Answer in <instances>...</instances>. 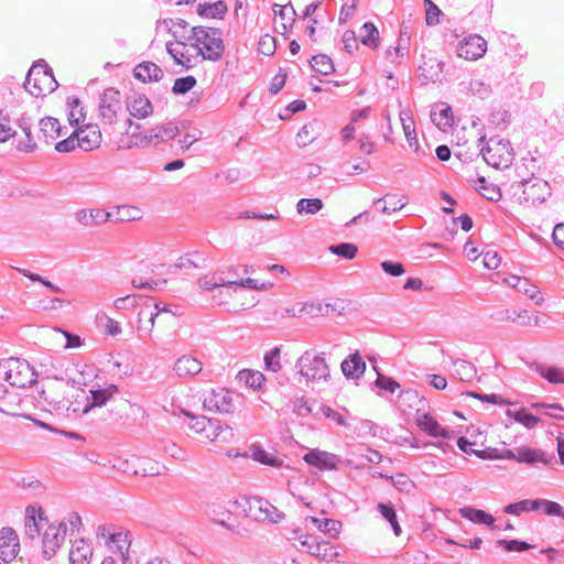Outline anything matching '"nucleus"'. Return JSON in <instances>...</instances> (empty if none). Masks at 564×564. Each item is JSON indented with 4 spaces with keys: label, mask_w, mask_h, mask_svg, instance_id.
<instances>
[{
    "label": "nucleus",
    "mask_w": 564,
    "mask_h": 564,
    "mask_svg": "<svg viewBox=\"0 0 564 564\" xmlns=\"http://www.w3.org/2000/svg\"><path fill=\"white\" fill-rule=\"evenodd\" d=\"M227 12V6L224 1H216L213 3H204L197 7V13L200 17L221 19Z\"/></svg>",
    "instance_id": "nucleus-39"
},
{
    "label": "nucleus",
    "mask_w": 564,
    "mask_h": 564,
    "mask_svg": "<svg viewBox=\"0 0 564 564\" xmlns=\"http://www.w3.org/2000/svg\"><path fill=\"white\" fill-rule=\"evenodd\" d=\"M360 41L369 47H377L379 44V31L371 22H366L360 28Z\"/></svg>",
    "instance_id": "nucleus-44"
},
{
    "label": "nucleus",
    "mask_w": 564,
    "mask_h": 564,
    "mask_svg": "<svg viewBox=\"0 0 564 564\" xmlns=\"http://www.w3.org/2000/svg\"><path fill=\"white\" fill-rule=\"evenodd\" d=\"M487 50V42L478 34L469 35L457 45V55L467 61L480 58Z\"/></svg>",
    "instance_id": "nucleus-12"
},
{
    "label": "nucleus",
    "mask_w": 564,
    "mask_h": 564,
    "mask_svg": "<svg viewBox=\"0 0 564 564\" xmlns=\"http://www.w3.org/2000/svg\"><path fill=\"white\" fill-rule=\"evenodd\" d=\"M249 456L264 465L275 466V458L270 456L261 446L251 445L249 448Z\"/></svg>",
    "instance_id": "nucleus-57"
},
{
    "label": "nucleus",
    "mask_w": 564,
    "mask_h": 564,
    "mask_svg": "<svg viewBox=\"0 0 564 564\" xmlns=\"http://www.w3.org/2000/svg\"><path fill=\"white\" fill-rule=\"evenodd\" d=\"M366 370V362L358 352L349 355L341 362V371L346 378L359 379Z\"/></svg>",
    "instance_id": "nucleus-22"
},
{
    "label": "nucleus",
    "mask_w": 564,
    "mask_h": 564,
    "mask_svg": "<svg viewBox=\"0 0 564 564\" xmlns=\"http://www.w3.org/2000/svg\"><path fill=\"white\" fill-rule=\"evenodd\" d=\"M497 544L508 552H523L532 547L528 542L519 540H498Z\"/></svg>",
    "instance_id": "nucleus-61"
},
{
    "label": "nucleus",
    "mask_w": 564,
    "mask_h": 564,
    "mask_svg": "<svg viewBox=\"0 0 564 564\" xmlns=\"http://www.w3.org/2000/svg\"><path fill=\"white\" fill-rule=\"evenodd\" d=\"M303 459L311 466H314L321 470H333L336 469L340 464L341 459L338 455L328 453L321 449H311L307 452Z\"/></svg>",
    "instance_id": "nucleus-13"
},
{
    "label": "nucleus",
    "mask_w": 564,
    "mask_h": 564,
    "mask_svg": "<svg viewBox=\"0 0 564 564\" xmlns=\"http://www.w3.org/2000/svg\"><path fill=\"white\" fill-rule=\"evenodd\" d=\"M476 188L488 200L498 202L501 198L500 188L496 184L488 182L484 176L477 178Z\"/></svg>",
    "instance_id": "nucleus-37"
},
{
    "label": "nucleus",
    "mask_w": 564,
    "mask_h": 564,
    "mask_svg": "<svg viewBox=\"0 0 564 564\" xmlns=\"http://www.w3.org/2000/svg\"><path fill=\"white\" fill-rule=\"evenodd\" d=\"M424 6L426 10V24L427 25H436L440 23V15H442V11L432 0H424Z\"/></svg>",
    "instance_id": "nucleus-62"
},
{
    "label": "nucleus",
    "mask_w": 564,
    "mask_h": 564,
    "mask_svg": "<svg viewBox=\"0 0 564 564\" xmlns=\"http://www.w3.org/2000/svg\"><path fill=\"white\" fill-rule=\"evenodd\" d=\"M400 120L402 122L403 131H404V134H405L409 145L413 147L414 144H417L414 121L412 120L409 112L401 111Z\"/></svg>",
    "instance_id": "nucleus-48"
},
{
    "label": "nucleus",
    "mask_w": 564,
    "mask_h": 564,
    "mask_svg": "<svg viewBox=\"0 0 564 564\" xmlns=\"http://www.w3.org/2000/svg\"><path fill=\"white\" fill-rule=\"evenodd\" d=\"M198 286L206 291H212L218 286H229L228 281L217 278L215 274H208L198 280Z\"/></svg>",
    "instance_id": "nucleus-60"
},
{
    "label": "nucleus",
    "mask_w": 564,
    "mask_h": 564,
    "mask_svg": "<svg viewBox=\"0 0 564 564\" xmlns=\"http://www.w3.org/2000/svg\"><path fill=\"white\" fill-rule=\"evenodd\" d=\"M306 520L314 524L319 531L330 536H336L340 532L341 523L337 520L328 518L319 519L316 517H308Z\"/></svg>",
    "instance_id": "nucleus-38"
},
{
    "label": "nucleus",
    "mask_w": 564,
    "mask_h": 564,
    "mask_svg": "<svg viewBox=\"0 0 564 564\" xmlns=\"http://www.w3.org/2000/svg\"><path fill=\"white\" fill-rule=\"evenodd\" d=\"M323 208V202L319 198H301L296 204L299 214H316Z\"/></svg>",
    "instance_id": "nucleus-52"
},
{
    "label": "nucleus",
    "mask_w": 564,
    "mask_h": 564,
    "mask_svg": "<svg viewBox=\"0 0 564 564\" xmlns=\"http://www.w3.org/2000/svg\"><path fill=\"white\" fill-rule=\"evenodd\" d=\"M383 478L391 480L393 486L403 492H410L414 488L413 481L405 474H397L395 476H383Z\"/></svg>",
    "instance_id": "nucleus-58"
},
{
    "label": "nucleus",
    "mask_w": 564,
    "mask_h": 564,
    "mask_svg": "<svg viewBox=\"0 0 564 564\" xmlns=\"http://www.w3.org/2000/svg\"><path fill=\"white\" fill-rule=\"evenodd\" d=\"M311 66L313 67L314 70L323 75H329L335 69L333 61L325 54H318L313 56L311 61Z\"/></svg>",
    "instance_id": "nucleus-49"
},
{
    "label": "nucleus",
    "mask_w": 564,
    "mask_h": 564,
    "mask_svg": "<svg viewBox=\"0 0 564 564\" xmlns=\"http://www.w3.org/2000/svg\"><path fill=\"white\" fill-rule=\"evenodd\" d=\"M156 316L158 313H153L151 308H141L139 312V324L137 327L140 338H147L151 335Z\"/></svg>",
    "instance_id": "nucleus-35"
},
{
    "label": "nucleus",
    "mask_w": 564,
    "mask_h": 564,
    "mask_svg": "<svg viewBox=\"0 0 564 564\" xmlns=\"http://www.w3.org/2000/svg\"><path fill=\"white\" fill-rule=\"evenodd\" d=\"M91 556V545L84 539L76 540L69 551V564H89Z\"/></svg>",
    "instance_id": "nucleus-21"
},
{
    "label": "nucleus",
    "mask_w": 564,
    "mask_h": 564,
    "mask_svg": "<svg viewBox=\"0 0 564 564\" xmlns=\"http://www.w3.org/2000/svg\"><path fill=\"white\" fill-rule=\"evenodd\" d=\"M431 120L440 129L446 130L453 123L452 108L447 105H442L438 111H431Z\"/></svg>",
    "instance_id": "nucleus-41"
},
{
    "label": "nucleus",
    "mask_w": 564,
    "mask_h": 564,
    "mask_svg": "<svg viewBox=\"0 0 564 564\" xmlns=\"http://www.w3.org/2000/svg\"><path fill=\"white\" fill-rule=\"evenodd\" d=\"M77 143L85 151H91L100 145L101 131L98 126L87 124L75 129Z\"/></svg>",
    "instance_id": "nucleus-15"
},
{
    "label": "nucleus",
    "mask_w": 564,
    "mask_h": 564,
    "mask_svg": "<svg viewBox=\"0 0 564 564\" xmlns=\"http://www.w3.org/2000/svg\"><path fill=\"white\" fill-rule=\"evenodd\" d=\"M67 534L66 523L50 524L43 534V555L51 558L59 549Z\"/></svg>",
    "instance_id": "nucleus-11"
},
{
    "label": "nucleus",
    "mask_w": 564,
    "mask_h": 564,
    "mask_svg": "<svg viewBox=\"0 0 564 564\" xmlns=\"http://www.w3.org/2000/svg\"><path fill=\"white\" fill-rule=\"evenodd\" d=\"M133 75L137 79L145 82H159L163 78V70L153 62H143L135 66Z\"/></svg>",
    "instance_id": "nucleus-24"
},
{
    "label": "nucleus",
    "mask_w": 564,
    "mask_h": 564,
    "mask_svg": "<svg viewBox=\"0 0 564 564\" xmlns=\"http://www.w3.org/2000/svg\"><path fill=\"white\" fill-rule=\"evenodd\" d=\"M166 51L173 57L174 62L185 68L193 65V55L189 54L187 45L183 42L166 43Z\"/></svg>",
    "instance_id": "nucleus-26"
},
{
    "label": "nucleus",
    "mask_w": 564,
    "mask_h": 564,
    "mask_svg": "<svg viewBox=\"0 0 564 564\" xmlns=\"http://www.w3.org/2000/svg\"><path fill=\"white\" fill-rule=\"evenodd\" d=\"M121 110L120 93L115 88L105 89L99 102V116L104 123L112 124Z\"/></svg>",
    "instance_id": "nucleus-9"
},
{
    "label": "nucleus",
    "mask_w": 564,
    "mask_h": 564,
    "mask_svg": "<svg viewBox=\"0 0 564 564\" xmlns=\"http://www.w3.org/2000/svg\"><path fill=\"white\" fill-rule=\"evenodd\" d=\"M19 538L12 528L4 527L0 530V558L11 562L19 553Z\"/></svg>",
    "instance_id": "nucleus-14"
},
{
    "label": "nucleus",
    "mask_w": 564,
    "mask_h": 564,
    "mask_svg": "<svg viewBox=\"0 0 564 564\" xmlns=\"http://www.w3.org/2000/svg\"><path fill=\"white\" fill-rule=\"evenodd\" d=\"M377 510L380 514L391 524L393 533L399 536L402 532L401 527L398 522L395 509L392 503L379 502Z\"/></svg>",
    "instance_id": "nucleus-43"
},
{
    "label": "nucleus",
    "mask_w": 564,
    "mask_h": 564,
    "mask_svg": "<svg viewBox=\"0 0 564 564\" xmlns=\"http://www.w3.org/2000/svg\"><path fill=\"white\" fill-rule=\"evenodd\" d=\"M112 214L100 208L79 209L75 213V219L83 226H95L110 221Z\"/></svg>",
    "instance_id": "nucleus-17"
},
{
    "label": "nucleus",
    "mask_w": 564,
    "mask_h": 564,
    "mask_svg": "<svg viewBox=\"0 0 564 564\" xmlns=\"http://www.w3.org/2000/svg\"><path fill=\"white\" fill-rule=\"evenodd\" d=\"M203 404L207 411L219 413H231L235 410L232 393L224 388L212 390L205 397Z\"/></svg>",
    "instance_id": "nucleus-10"
},
{
    "label": "nucleus",
    "mask_w": 564,
    "mask_h": 564,
    "mask_svg": "<svg viewBox=\"0 0 564 564\" xmlns=\"http://www.w3.org/2000/svg\"><path fill=\"white\" fill-rule=\"evenodd\" d=\"M329 251L345 259H354L358 252V248L354 243L341 242L329 247Z\"/></svg>",
    "instance_id": "nucleus-54"
},
{
    "label": "nucleus",
    "mask_w": 564,
    "mask_h": 564,
    "mask_svg": "<svg viewBox=\"0 0 564 564\" xmlns=\"http://www.w3.org/2000/svg\"><path fill=\"white\" fill-rule=\"evenodd\" d=\"M534 369L549 383L564 384V368L545 364H535Z\"/></svg>",
    "instance_id": "nucleus-32"
},
{
    "label": "nucleus",
    "mask_w": 564,
    "mask_h": 564,
    "mask_svg": "<svg viewBox=\"0 0 564 564\" xmlns=\"http://www.w3.org/2000/svg\"><path fill=\"white\" fill-rule=\"evenodd\" d=\"M265 369L274 373L279 372L282 368L281 365V347L274 346L267 351L263 357Z\"/></svg>",
    "instance_id": "nucleus-47"
},
{
    "label": "nucleus",
    "mask_w": 564,
    "mask_h": 564,
    "mask_svg": "<svg viewBox=\"0 0 564 564\" xmlns=\"http://www.w3.org/2000/svg\"><path fill=\"white\" fill-rule=\"evenodd\" d=\"M110 545H108L115 552H118L122 564H127L129 558V549L131 541L129 540V533L124 531H118L116 535L110 536Z\"/></svg>",
    "instance_id": "nucleus-31"
},
{
    "label": "nucleus",
    "mask_w": 564,
    "mask_h": 564,
    "mask_svg": "<svg viewBox=\"0 0 564 564\" xmlns=\"http://www.w3.org/2000/svg\"><path fill=\"white\" fill-rule=\"evenodd\" d=\"M289 541L292 542V545L296 550L306 552L323 561H333L338 554L335 547L328 542L318 541L316 536L311 534H299L296 530L289 536Z\"/></svg>",
    "instance_id": "nucleus-7"
},
{
    "label": "nucleus",
    "mask_w": 564,
    "mask_h": 564,
    "mask_svg": "<svg viewBox=\"0 0 564 564\" xmlns=\"http://www.w3.org/2000/svg\"><path fill=\"white\" fill-rule=\"evenodd\" d=\"M507 413L516 422L522 424L527 429H534L540 422V417L529 413L525 409H520L514 412L509 410Z\"/></svg>",
    "instance_id": "nucleus-45"
},
{
    "label": "nucleus",
    "mask_w": 564,
    "mask_h": 564,
    "mask_svg": "<svg viewBox=\"0 0 564 564\" xmlns=\"http://www.w3.org/2000/svg\"><path fill=\"white\" fill-rule=\"evenodd\" d=\"M195 44L193 48L196 55H202L203 59L218 62L225 52L223 33L219 29L195 26L192 29Z\"/></svg>",
    "instance_id": "nucleus-2"
},
{
    "label": "nucleus",
    "mask_w": 564,
    "mask_h": 564,
    "mask_svg": "<svg viewBox=\"0 0 564 564\" xmlns=\"http://www.w3.org/2000/svg\"><path fill=\"white\" fill-rule=\"evenodd\" d=\"M97 322L98 324L104 327L105 332L108 335L117 336L121 333V326L119 322L115 321L113 318L109 317L107 314L101 313L97 315Z\"/></svg>",
    "instance_id": "nucleus-56"
},
{
    "label": "nucleus",
    "mask_w": 564,
    "mask_h": 564,
    "mask_svg": "<svg viewBox=\"0 0 564 564\" xmlns=\"http://www.w3.org/2000/svg\"><path fill=\"white\" fill-rule=\"evenodd\" d=\"M444 63L434 57H429L420 65V76L426 82L436 83L441 80Z\"/></svg>",
    "instance_id": "nucleus-28"
},
{
    "label": "nucleus",
    "mask_w": 564,
    "mask_h": 564,
    "mask_svg": "<svg viewBox=\"0 0 564 564\" xmlns=\"http://www.w3.org/2000/svg\"><path fill=\"white\" fill-rule=\"evenodd\" d=\"M196 85V78L194 76H185L177 78L174 82L172 91L175 95H184L188 93Z\"/></svg>",
    "instance_id": "nucleus-59"
},
{
    "label": "nucleus",
    "mask_w": 564,
    "mask_h": 564,
    "mask_svg": "<svg viewBox=\"0 0 564 564\" xmlns=\"http://www.w3.org/2000/svg\"><path fill=\"white\" fill-rule=\"evenodd\" d=\"M115 391H117L116 386H110L107 389L90 390V395L85 397L86 403L80 411L87 413L93 408L102 406Z\"/></svg>",
    "instance_id": "nucleus-27"
},
{
    "label": "nucleus",
    "mask_w": 564,
    "mask_h": 564,
    "mask_svg": "<svg viewBox=\"0 0 564 564\" xmlns=\"http://www.w3.org/2000/svg\"><path fill=\"white\" fill-rule=\"evenodd\" d=\"M202 436L206 437L212 442H215L217 440L228 442L234 437V432L230 426L223 425L219 420L209 419Z\"/></svg>",
    "instance_id": "nucleus-18"
},
{
    "label": "nucleus",
    "mask_w": 564,
    "mask_h": 564,
    "mask_svg": "<svg viewBox=\"0 0 564 564\" xmlns=\"http://www.w3.org/2000/svg\"><path fill=\"white\" fill-rule=\"evenodd\" d=\"M554 456H547L545 452L531 447H518L517 448V462L533 465L535 463H542L549 465L553 460Z\"/></svg>",
    "instance_id": "nucleus-20"
},
{
    "label": "nucleus",
    "mask_w": 564,
    "mask_h": 564,
    "mask_svg": "<svg viewBox=\"0 0 564 564\" xmlns=\"http://www.w3.org/2000/svg\"><path fill=\"white\" fill-rule=\"evenodd\" d=\"M459 514L474 523L485 524L492 529H496V527H494L495 518L484 510L476 509L473 507H464L459 509Z\"/></svg>",
    "instance_id": "nucleus-33"
},
{
    "label": "nucleus",
    "mask_w": 564,
    "mask_h": 564,
    "mask_svg": "<svg viewBox=\"0 0 564 564\" xmlns=\"http://www.w3.org/2000/svg\"><path fill=\"white\" fill-rule=\"evenodd\" d=\"M57 86L52 68L43 59L33 64L24 82V88L34 97L53 93Z\"/></svg>",
    "instance_id": "nucleus-4"
},
{
    "label": "nucleus",
    "mask_w": 564,
    "mask_h": 564,
    "mask_svg": "<svg viewBox=\"0 0 564 564\" xmlns=\"http://www.w3.org/2000/svg\"><path fill=\"white\" fill-rule=\"evenodd\" d=\"M175 373L181 377H192L199 373L203 369L202 362L192 356L180 357L174 365Z\"/></svg>",
    "instance_id": "nucleus-23"
},
{
    "label": "nucleus",
    "mask_w": 564,
    "mask_h": 564,
    "mask_svg": "<svg viewBox=\"0 0 564 564\" xmlns=\"http://www.w3.org/2000/svg\"><path fill=\"white\" fill-rule=\"evenodd\" d=\"M180 133L178 127L169 122L162 126H158L150 131V134L145 137L149 142H169L173 140Z\"/></svg>",
    "instance_id": "nucleus-29"
},
{
    "label": "nucleus",
    "mask_w": 564,
    "mask_h": 564,
    "mask_svg": "<svg viewBox=\"0 0 564 564\" xmlns=\"http://www.w3.org/2000/svg\"><path fill=\"white\" fill-rule=\"evenodd\" d=\"M535 502L536 510L542 509L547 516L564 517V508L560 503L546 499H535Z\"/></svg>",
    "instance_id": "nucleus-55"
},
{
    "label": "nucleus",
    "mask_w": 564,
    "mask_h": 564,
    "mask_svg": "<svg viewBox=\"0 0 564 564\" xmlns=\"http://www.w3.org/2000/svg\"><path fill=\"white\" fill-rule=\"evenodd\" d=\"M373 205L383 214H391L401 210L405 203L401 199H395L394 195H386L384 197L378 198L373 202Z\"/></svg>",
    "instance_id": "nucleus-40"
},
{
    "label": "nucleus",
    "mask_w": 564,
    "mask_h": 564,
    "mask_svg": "<svg viewBox=\"0 0 564 564\" xmlns=\"http://www.w3.org/2000/svg\"><path fill=\"white\" fill-rule=\"evenodd\" d=\"M127 108L132 117L139 119L149 117L153 111L151 101L144 95L133 97L128 101Z\"/></svg>",
    "instance_id": "nucleus-30"
},
{
    "label": "nucleus",
    "mask_w": 564,
    "mask_h": 564,
    "mask_svg": "<svg viewBox=\"0 0 564 564\" xmlns=\"http://www.w3.org/2000/svg\"><path fill=\"white\" fill-rule=\"evenodd\" d=\"M536 502L534 500H521L505 507L503 511L509 514L519 516L521 512L535 511Z\"/></svg>",
    "instance_id": "nucleus-53"
},
{
    "label": "nucleus",
    "mask_w": 564,
    "mask_h": 564,
    "mask_svg": "<svg viewBox=\"0 0 564 564\" xmlns=\"http://www.w3.org/2000/svg\"><path fill=\"white\" fill-rule=\"evenodd\" d=\"M481 154L488 165L499 170L509 167L514 158L509 140L498 138H490Z\"/></svg>",
    "instance_id": "nucleus-8"
},
{
    "label": "nucleus",
    "mask_w": 564,
    "mask_h": 564,
    "mask_svg": "<svg viewBox=\"0 0 564 564\" xmlns=\"http://www.w3.org/2000/svg\"><path fill=\"white\" fill-rule=\"evenodd\" d=\"M318 129V122L313 121L304 124L302 129L297 132L296 139L297 143L301 147H305L312 143L316 138V132Z\"/></svg>",
    "instance_id": "nucleus-46"
},
{
    "label": "nucleus",
    "mask_w": 564,
    "mask_h": 564,
    "mask_svg": "<svg viewBox=\"0 0 564 564\" xmlns=\"http://www.w3.org/2000/svg\"><path fill=\"white\" fill-rule=\"evenodd\" d=\"M453 362L454 375L462 381H471L477 373L476 367L466 360L463 359H454L451 357Z\"/></svg>",
    "instance_id": "nucleus-36"
},
{
    "label": "nucleus",
    "mask_w": 564,
    "mask_h": 564,
    "mask_svg": "<svg viewBox=\"0 0 564 564\" xmlns=\"http://www.w3.org/2000/svg\"><path fill=\"white\" fill-rule=\"evenodd\" d=\"M40 132L37 138L46 144L52 143L62 135V126L56 118L45 117L39 122Z\"/></svg>",
    "instance_id": "nucleus-19"
},
{
    "label": "nucleus",
    "mask_w": 564,
    "mask_h": 564,
    "mask_svg": "<svg viewBox=\"0 0 564 564\" xmlns=\"http://www.w3.org/2000/svg\"><path fill=\"white\" fill-rule=\"evenodd\" d=\"M536 169V160L533 156L522 159L521 166L517 167L518 175L522 177L520 182L511 185L512 194L519 203L535 205L543 203L551 195L549 183L539 177L524 178L530 171Z\"/></svg>",
    "instance_id": "nucleus-1"
},
{
    "label": "nucleus",
    "mask_w": 564,
    "mask_h": 564,
    "mask_svg": "<svg viewBox=\"0 0 564 564\" xmlns=\"http://www.w3.org/2000/svg\"><path fill=\"white\" fill-rule=\"evenodd\" d=\"M297 372L306 382H327L330 378V370L323 354H314L312 350L304 351L295 362Z\"/></svg>",
    "instance_id": "nucleus-5"
},
{
    "label": "nucleus",
    "mask_w": 564,
    "mask_h": 564,
    "mask_svg": "<svg viewBox=\"0 0 564 564\" xmlns=\"http://www.w3.org/2000/svg\"><path fill=\"white\" fill-rule=\"evenodd\" d=\"M36 372L33 367L20 358H8L0 361V379L12 387L25 388L36 382Z\"/></svg>",
    "instance_id": "nucleus-3"
},
{
    "label": "nucleus",
    "mask_w": 564,
    "mask_h": 564,
    "mask_svg": "<svg viewBox=\"0 0 564 564\" xmlns=\"http://www.w3.org/2000/svg\"><path fill=\"white\" fill-rule=\"evenodd\" d=\"M141 305L142 308H151V299L142 295H126L118 297L113 302V306L118 311H127Z\"/></svg>",
    "instance_id": "nucleus-34"
},
{
    "label": "nucleus",
    "mask_w": 564,
    "mask_h": 564,
    "mask_svg": "<svg viewBox=\"0 0 564 564\" xmlns=\"http://www.w3.org/2000/svg\"><path fill=\"white\" fill-rule=\"evenodd\" d=\"M66 390L67 386L62 380L50 379L42 383L39 402H43L44 405L51 406L55 411L79 412V408L73 406V403L67 400Z\"/></svg>",
    "instance_id": "nucleus-6"
},
{
    "label": "nucleus",
    "mask_w": 564,
    "mask_h": 564,
    "mask_svg": "<svg viewBox=\"0 0 564 564\" xmlns=\"http://www.w3.org/2000/svg\"><path fill=\"white\" fill-rule=\"evenodd\" d=\"M381 269L384 273L391 276H401L404 272V265L398 261L384 260L380 263Z\"/></svg>",
    "instance_id": "nucleus-64"
},
{
    "label": "nucleus",
    "mask_w": 564,
    "mask_h": 564,
    "mask_svg": "<svg viewBox=\"0 0 564 564\" xmlns=\"http://www.w3.org/2000/svg\"><path fill=\"white\" fill-rule=\"evenodd\" d=\"M511 279L514 280L513 288L518 292L525 294L528 297L532 300L536 299L539 290L535 285L531 284L528 279L520 278L517 275H512Z\"/></svg>",
    "instance_id": "nucleus-50"
},
{
    "label": "nucleus",
    "mask_w": 564,
    "mask_h": 564,
    "mask_svg": "<svg viewBox=\"0 0 564 564\" xmlns=\"http://www.w3.org/2000/svg\"><path fill=\"white\" fill-rule=\"evenodd\" d=\"M142 212L135 206H119L116 212L117 221H132L141 219Z\"/></svg>",
    "instance_id": "nucleus-51"
},
{
    "label": "nucleus",
    "mask_w": 564,
    "mask_h": 564,
    "mask_svg": "<svg viewBox=\"0 0 564 564\" xmlns=\"http://www.w3.org/2000/svg\"><path fill=\"white\" fill-rule=\"evenodd\" d=\"M19 128L24 132L25 139L19 140L17 149L24 153H32L36 150L37 145L32 134V122L28 117L22 116L18 120Z\"/></svg>",
    "instance_id": "nucleus-25"
},
{
    "label": "nucleus",
    "mask_w": 564,
    "mask_h": 564,
    "mask_svg": "<svg viewBox=\"0 0 564 564\" xmlns=\"http://www.w3.org/2000/svg\"><path fill=\"white\" fill-rule=\"evenodd\" d=\"M238 379L249 388L254 390L260 389L265 381V377L262 372L251 369H243L239 371Z\"/></svg>",
    "instance_id": "nucleus-42"
},
{
    "label": "nucleus",
    "mask_w": 564,
    "mask_h": 564,
    "mask_svg": "<svg viewBox=\"0 0 564 564\" xmlns=\"http://www.w3.org/2000/svg\"><path fill=\"white\" fill-rule=\"evenodd\" d=\"M417 426L432 437L452 438L454 431L443 427L429 413L419 414L416 417Z\"/></svg>",
    "instance_id": "nucleus-16"
},
{
    "label": "nucleus",
    "mask_w": 564,
    "mask_h": 564,
    "mask_svg": "<svg viewBox=\"0 0 564 564\" xmlns=\"http://www.w3.org/2000/svg\"><path fill=\"white\" fill-rule=\"evenodd\" d=\"M375 384L377 388L386 390L390 393H394L395 390L400 388V384L394 379L381 373H378Z\"/></svg>",
    "instance_id": "nucleus-63"
}]
</instances>
